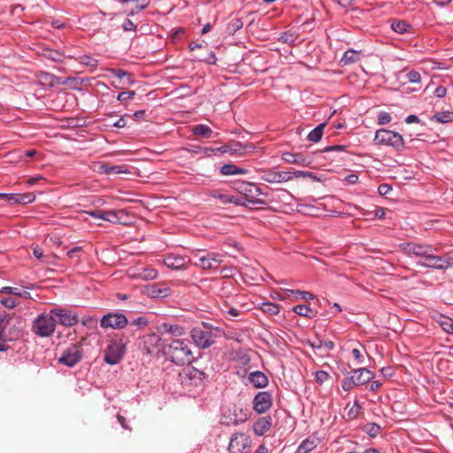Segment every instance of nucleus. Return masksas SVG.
Here are the masks:
<instances>
[{
  "label": "nucleus",
  "instance_id": "f03ea898",
  "mask_svg": "<svg viewBox=\"0 0 453 453\" xmlns=\"http://www.w3.org/2000/svg\"><path fill=\"white\" fill-rule=\"evenodd\" d=\"M25 327L24 319L15 312L8 313L0 311V332L5 339L15 341L23 334Z\"/></svg>",
  "mask_w": 453,
  "mask_h": 453
},
{
  "label": "nucleus",
  "instance_id": "8fccbe9b",
  "mask_svg": "<svg viewBox=\"0 0 453 453\" xmlns=\"http://www.w3.org/2000/svg\"><path fill=\"white\" fill-rule=\"evenodd\" d=\"M134 91H124L118 95L117 99L123 104H127V102L132 100L134 97Z\"/></svg>",
  "mask_w": 453,
  "mask_h": 453
},
{
  "label": "nucleus",
  "instance_id": "13d9d810",
  "mask_svg": "<svg viewBox=\"0 0 453 453\" xmlns=\"http://www.w3.org/2000/svg\"><path fill=\"white\" fill-rule=\"evenodd\" d=\"M212 196L221 202L223 204H228V201H231L230 195L214 191Z\"/></svg>",
  "mask_w": 453,
  "mask_h": 453
},
{
  "label": "nucleus",
  "instance_id": "39448f33",
  "mask_svg": "<svg viewBox=\"0 0 453 453\" xmlns=\"http://www.w3.org/2000/svg\"><path fill=\"white\" fill-rule=\"evenodd\" d=\"M206 380L207 374L194 366H188L179 373L180 383L187 388H196L203 389Z\"/></svg>",
  "mask_w": 453,
  "mask_h": 453
},
{
  "label": "nucleus",
  "instance_id": "e433bc0d",
  "mask_svg": "<svg viewBox=\"0 0 453 453\" xmlns=\"http://www.w3.org/2000/svg\"><path fill=\"white\" fill-rule=\"evenodd\" d=\"M235 357H236L235 359L237 360V362L243 366L249 365V364L251 361L250 356L247 350H243V349L237 350L235 352Z\"/></svg>",
  "mask_w": 453,
  "mask_h": 453
},
{
  "label": "nucleus",
  "instance_id": "f704fd0d",
  "mask_svg": "<svg viewBox=\"0 0 453 453\" xmlns=\"http://www.w3.org/2000/svg\"><path fill=\"white\" fill-rule=\"evenodd\" d=\"M391 28L398 34H403L411 28V25L403 20L393 19Z\"/></svg>",
  "mask_w": 453,
  "mask_h": 453
},
{
  "label": "nucleus",
  "instance_id": "f8f14e48",
  "mask_svg": "<svg viewBox=\"0 0 453 453\" xmlns=\"http://www.w3.org/2000/svg\"><path fill=\"white\" fill-rule=\"evenodd\" d=\"M128 325L127 318L120 312H110L102 317L100 326L103 328L122 329Z\"/></svg>",
  "mask_w": 453,
  "mask_h": 453
},
{
  "label": "nucleus",
  "instance_id": "7c9ffc66",
  "mask_svg": "<svg viewBox=\"0 0 453 453\" xmlns=\"http://www.w3.org/2000/svg\"><path fill=\"white\" fill-rule=\"evenodd\" d=\"M260 310L269 316L277 315L280 311V305L271 302L261 303Z\"/></svg>",
  "mask_w": 453,
  "mask_h": 453
},
{
  "label": "nucleus",
  "instance_id": "2f4dec72",
  "mask_svg": "<svg viewBox=\"0 0 453 453\" xmlns=\"http://www.w3.org/2000/svg\"><path fill=\"white\" fill-rule=\"evenodd\" d=\"M326 127L325 123H321L313 128L308 134L307 139L313 142H318L321 140L323 135V130Z\"/></svg>",
  "mask_w": 453,
  "mask_h": 453
},
{
  "label": "nucleus",
  "instance_id": "cd10ccee",
  "mask_svg": "<svg viewBox=\"0 0 453 453\" xmlns=\"http://www.w3.org/2000/svg\"><path fill=\"white\" fill-rule=\"evenodd\" d=\"M124 211H104L103 219L111 223H123L122 217Z\"/></svg>",
  "mask_w": 453,
  "mask_h": 453
},
{
  "label": "nucleus",
  "instance_id": "9b49d317",
  "mask_svg": "<svg viewBox=\"0 0 453 453\" xmlns=\"http://www.w3.org/2000/svg\"><path fill=\"white\" fill-rule=\"evenodd\" d=\"M224 255L217 252H206L204 255L198 256V262L195 263L196 266L203 270H217L223 262Z\"/></svg>",
  "mask_w": 453,
  "mask_h": 453
},
{
  "label": "nucleus",
  "instance_id": "a18cd8bd",
  "mask_svg": "<svg viewBox=\"0 0 453 453\" xmlns=\"http://www.w3.org/2000/svg\"><path fill=\"white\" fill-rule=\"evenodd\" d=\"M440 325L446 333L453 334V319L451 318L442 317Z\"/></svg>",
  "mask_w": 453,
  "mask_h": 453
},
{
  "label": "nucleus",
  "instance_id": "20e7f679",
  "mask_svg": "<svg viewBox=\"0 0 453 453\" xmlns=\"http://www.w3.org/2000/svg\"><path fill=\"white\" fill-rule=\"evenodd\" d=\"M234 188L243 196L248 203L267 204L265 198L268 196V194L264 193L256 183L237 181L234 183Z\"/></svg>",
  "mask_w": 453,
  "mask_h": 453
},
{
  "label": "nucleus",
  "instance_id": "c03bdc74",
  "mask_svg": "<svg viewBox=\"0 0 453 453\" xmlns=\"http://www.w3.org/2000/svg\"><path fill=\"white\" fill-rule=\"evenodd\" d=\"M77 60L79 61V63L87 66L95 68L98 65V61L88 55H83L77 58Z\"/></svg>",
  "mask_w": 453,
  "mask_h": 453
},
{
  "label": "nucleus",
  "instance_id": "052dcab7",
  "mask_svg": "<svg viewBox=\"0 0 453 453\" xmlns=\"http://www.w3.org/2000/svg\"><path fill=\"white\" fill-rule=\"evenodd\" d=\"M295 177H303V178H310L313 180H318L319 179L316 177V175L312 172H304V171H296L293 173Z\"/></svg>",
  "mask_w": 453,
  "mask_h": 453
},
{
  "label": "nucleus",
  "instance_id": "2eb2a0df",
  "mask_svg": "<svg viewBox=\"0 0 453 453\" xmlns=\"http://www.w3.org/2000/svg\"><path fill=\"white\" fill-rule=\"evenodd\" d=\"M145 294L150 298H165L171 296L172 289L168 282L162 281L148 285Z\"/></svg>",
  "mask_w": 453,
  "mask_h": 453
},
{
  "label": "nucleus",
  "instance_id": "4d7b16f0",
  "mask_svg": "<svg viewBox=\"0 0 453 453\" xmlns=\"http://www.w3.org/2000/svg\"><path fill=\"white\" fill-rule=\"evenodd\" d=\"M354 387L356 385L352 376L346 377L342 380V388L344 391H349Z\"/></svg>",
  "mask_w": 453,
  "mask_h": 453
},
{
  "label": "nucleus",
  "instance_id": "774afa93",
  "mask_svg": "<svg viewBox=\"0 0 453 453\" xmlns=\"http://www.w3.org/2000/svg\"><path fill=\"white\" fill-rule=\"evenodd\" d=\"M392 190V187L389 184L383 183L378 187V193L380 196H386Z\"/></svg>",
  "mask_w": 453,
  "mask_h": 453
},
{
  "label": "nucleus",
  "instance_id": "f3484780",
  "mask_svg": "<svg viewBox=\"0 0 453 453\" xmlns=\"http://www.w3.org/2000/svg\"><path fill=\"white\" fill-rule=\"evenodd\" d=\"M94 171L100 174H118V173H128L129 170L126 165H109L104 162H97L94 165Z\"/></svg>",
  "mask_w": 453,
  "mask_h": 453
},
{
  "label": "nucleus",
  "instance_id": "c756f323",
  "mask_svg": "<svg viewBox=\"0 0 453 453\" xmlns=\"http://www.w3.org/2000/svg\"><path fill=\"white\" fill-rule=\"evenodd\" d=\"M148 324H149V320L146 317H144V316L139 317V318L134 319L133 321H131L130 323H128L129 327L127 330V334H128L131 336H134V331L131 329L132 326H136L137 328H142V327L146 326Z\"/></svg>",
  "mask_w": 453,
  "mask_h": 453
},
{
  "label": "nucleus",
  "instance_id": "0e129e2a",
  "mask_svg": "<svg viewBox=\"0 0 453 453\" xmlns=\"http://www.w3.org/2000/svg\"><path fill=\"white\" fill-rule=\"evenodd\" d=\"M199 61L205 62L209 65H215L217 63V58L213 51H210L207 57L203 58H198Z\"/></svg>",
  "mask_w": 453,
  "mask_h": 453
},
{
  "label": "nucleus",
  "instance_id": "dca6fc26",
  "mask_svg": "<svg viewBox=\"0 0 453 453\" xmlns=\"http://www.w3.org/2000/svg\"><path fill=\"white\" fill-rule=\"evenodd\" d=\"M250 438L244 434H234L230 439L228 445L229 453H243L244 449L249 445Z\"/></svg>",
  "mask_w": 453,
  "mask_h": 453
},
{
  "label": "nucleus",
  "instance_id": "37998d69",
  "mask_svg": "<svg viewBox=\"0 0 453 453\" xmlns=\"http://www.w3.org/2000/svg\"><path fill=\"white\" fill-rule=\"evenodd\" d=\"M158 273L154 268H145L143 271L140 273V278L145 280H154L157 277Z\"/></svg>",
  "mask_w": 453,
  "mask_h": 453
},
{
  "label": "nucleus",
  "instance_id": "473e14b6",
  "mask_svg": "<svg viewBox=\"0 0 453 453\" xmlns=\"http://www.w3.org/2000/svg\"><path fill=\"white\" fill-rule=\"evenodd\" d=\"M192 131L195 135H199L203 138H209L212 134V129L207 125L203 124L195 126Z\"/></svg>",
  "mask_w": 453,
  "mask_h": 453
},
{
  "label": "nucleus",
  "instance_id": "09e8293b",
  "mask_svg": "<svg viewBox=\"0 0 453 453\" xmlns=\"http://www.w3.org/2000/svg\"><path fill=\"white\" fill-rule=\"evenodd\" d=\"M19 204L25 205L33 203L35 200V195L32 192L19 194Z\"/></svg>",
  "mask_w": 453,
  "mask_h": 453
},
{
  "label": "nucleus",
  "instance_id": "9d476101",
  "mask_svg": "<svg viewBox=\"0 0 453 453\" xmlns=\"http://www.w3.org/2000/svg\"><path fill=\"white\" fill-rule=\"evenodd\" d=\"M82 356L83 351L81 345L80 343H74L62 352L61 357L58 358V363L67 367H73L82 359Z\"/></svg>",
  "mask_w": 453,
  "mask_h": 453
},
{
  "label": "nucleus",
  "instance_id": "393cba45",
  "mask_svg": "<svg viewBox=\"0 0 453 453\" xmlns=\"http://www.w3.org/2000/svg\"><path fill=\"white\" fill-rule=\"evenodd\" d=\"M164 264L168 268L180 270L185 267V259L181 256L170 254L164 258Z\"/></svg>",
  "mask_w": 453,
  "mask_h": 453
},
{
  "label": "nucleus",
  "instance_id": "5fc2aeb1",
  "mask_svg": "<svg viewBox=\"0 0 453 453\" xmlns=\"http://www.w3.org/2000/svg\"><path fill=\"white\" fill-rule=\"evenodd\" d=\"M406 78L411 83H419L421 81L420 73L415 70H411L407 73Z\"/></svg>",
  "mask_w": 453,
  "mask_h": 453
},
{
  "label": "nucleus",
  "instance_id": "58836bf2",
  "mask_svg": "<svg viewBox=\"0 0 453 453\" xmlns=\"http://www.w3.org/2000/svg\"><path fill=\"white\" fill-rule=\"evenodd\" d=\"M261 180L268 183H279L277 172L273 170L265 171L261 176Z\"/></svg>",
  "mask_w": 453,
  "mask_h": 453
},
{
  "label": "nucleus",
  "instance_id": "4c0bfd02",
  "mask_svg": "<svg viewBox=\"0 0 453 453\" xmlns=\"http://www.w3.org/2000/svg\"><path fill=\"white\" fill-rule=\"evenodd\" d=\"M0 303L5 308L13 309L19 304V302L17 300V298L8 296H0Z\"/></svg>",
  "mask_w": 453,
  "mask_h": 453
},
{
  "label": "nucleus",
  "instance_id": "3c124183",
  "mask_svg": "<svg viewBox=\"0 0 453 453\" xmlns=\"http://www.w3.org/2000/svg\"><path fill=\"white\" fill-rule=\"evenodd\" d=\"M236 171V165L234 164H226L221 166L220 173L222 175H234Z\"/></svg>",
  "mask_w": 453,
  "mask_h": 453
},
{
  "label": "nucleus",
  "instance_id": "f257e3e1",
  "mask_svg": "<svg viewBox=\"0 0 453 453\" xmlns=\"http://www.w3.org/2000/svg\"><path fill=\"white\" fill-rule=\"evenodd\" d=\"M399 249L408 257L420 258L417 265L422 267L443 270L453 265V257L436 255L437 249L429 244L403 242Z\"/></svg>",
  "mask_w": 453,
  "mask_h": 453
},
{
  "label": "nucleus",
  "instance_id": "6ab92c4d",
  "mask_svg": "<svg viewBox=\"0 0 453 453\" xmlns=\"http://www.w3.org/2000/svg\"><path fill=\"white\" fill-rule=\"evenodd\" d=\"M352 378L355 381L356 387L363 386L370 382L374 378V373L367 368H359L354 370Z\"/></svg>",
  "mask_w": 453,
  "mask_h": 453
},
{
  "label": "nucleus",
  "instance_id": "4468645a",
  "mask_svg": "<svg viewBox=\"0 0 453 453\" xmlns=\"http://www.w3.org/2000/svg\"><path fill=\"white\" fill-rule=\"evenodd\" d=\"M252 403L257 413H265L273 405V395L267 391H260L255 395Z\"/></svg>",
  "mask_w": 453,
  "mask_h": 453
},
{
  "label": "nucleus",
  "instance_id": "72a5a7b5",
  "mask_svg": "<svg viewBox=\"0 0 453 453\" xmlns=\"http://www.w3.org/2000/svg\"><path fill=\"white\" fill-rule=\"evenodd\" d=\"M286 292L288 293V296H292L296 299H303L308 301L314 298V295L308 291L287 289Z\"/></svg>",
  "mask_w": 453,
  "mask_h": 453
},
{
  "label": "nucleus",
  "instance_id": "7ed1b4c3",
  "mask_svg": "<svg viewBox=\"0 0 453 453\" xmlns=\"http://www.w3.org/2000/svg\"><path fill=\"white\" fill-rule=\"evenodd\" d=\"M165 356L177 365H189L194 360L188 342L183 340H173L164 348Z\"/></svg>",
  "mask_w": 453,
  "mask_h": 453
},
{
  "label": "nucleus",
  "instance_id": "ea45409f",
  "mask_svg": "<svg viewBox=\"0 0 453 453\" xmlns=\"http://www.w3.org/2000/svg\"><path fill=\"white\" fill-rule=\"evenodd\" d=\"M452 117H453V112L441 111V112H437L436 114H434L433 119L440 123H448L452 120Z\"/></svg>",
  "mask_w": 453,
  "mask_h": 453
},
{
  "label": "nucleus",
  "instance_id": "423d86ee",
  "mask_svg": "<svg viewBox=\"0 0 453 453\" xmlns=\"http://www.w3.org/2000/svg\"><path fill=\"white\" fill-rule=\"evenodd\" d=\"M374 143L392 147L396 151H402L405 148L402 134L388 129H379L374 136Z\"/></svg>",
  "mask_w": 453,
  "mask_h": 453
},
{
  "label": "nucleus",
  "instance_id": "338daca9",
  "mask_svg": "<svg viewBox=\"0 0 453 453\" xmlns=\"http://www.w3.org/2000/svg\"><path fill=\"white\" fill-rule=\"evenodd\" d=\"M19 194L11 193L7 195L5 201L10 205L19 204Z\"/></svg>",
  "mask_w": 453,
  "mask_h": 453
},
{
  "label": "nucleus",
  "instance_id": "aec40b11",
  "mask_svg": "<svg viewBox=\"0 0 453 453\" xmlns=\"http://www.w3.org/2000/svg\"><path fill=\"white\" fill-rule=\"evenodd\" d=\"M248 380L256 388H266L269 384L268 377L260 371H255L249 374Z\"/></svg>",
  "mask_w": 453,
  "mask_h": 453
},
{
  "label": "nucleus",
  "instance_id": "69168bd1",
  "mask_svg": "<svg viewBox=\"0 0 453 453\" xmlns=\"http://www.w3.org/2000/svg\"><path fill=\"white\" fill-rule=\"evenodd\" d=\"M306 344H308L313 349H319L322 348V340L317 335L315 341L307 340Z\"/></svg>",
  "mask_w": 453,
  "mask_h": 453
},
{
  "label": "nucleus",
  "instance_id": "412c9836",
  "mask_svg": "<svg viewBox=\"0 0 453 453\" xmlns=\"http://www.w3.org/2000/svg\"><path fill=\"white\" fill-rule=\"evenodd\" d=\"M282 159L288 164H296L302 166H308L311 161L301 153L286 152L282 155Z\"/></svg>",
  "mask_w": 453,
  "mask_h": 453
},
{
  "label": "nucleus",
  "instance_id": "1a4fd4ad",
  "mask_svg": "<svg viewBox=\"0 0 453 453\" xmlns=\"http://www.w3.org/2000/svg\"><path fill=\"white\" fill-rule=\"evenodd\" d=\"M126 344L122 338L119 341H111L104 351V362L111 365L119 364L126 353Z\"/></svg>",
  "mask_w": 453,
  "mask_h": 453
},
{
  "label": "nucleus",
  "instance_id": "5701e85b",
  "mask_svg": "<svg viewBox=\"0 0 453 453\" xmlns=\"http://www.w3.org/2000/svg\"><path fill=\"white\" fill-rule=\"evenodd\" d=\"M272 426V418L265 416L259 418L253 425V431L257 435H264Z\"/></svg>",
  "mask_w": 453,
  "mask_h": 453
},
{
  "label": "nucleus",
  "instance_id": "680f3d73",
  "mask_svg": "<svg viewBox=\"0 0 453 453\" xmlns=\"http://www.w3.org/2000/svg\"><path fill=\"white\" fill-rule=\"evenodd\" d=\"M277 176L279 178V183L288 181L291 180L294 176L291 172H277Z\"/></svg>",
  "mask_w": 453,
  "mask_h": 453
},
{
  "label": "nucleus",
  "instance_id": "0eeeda50",
  "mask_svg": "<svg viewBox=\"0 0 453 453\" xmlns=\"http://www.w3.org/2000/svg\"><path fill=\"white\" fill-rule=\"evenodd\" d=\"M57 326V319L49 313H42L35 319L32 324V332L40 337H50L51 336Z\"/></svg>",
  "mask_w": 453,
  "mask_h": 453
},
{
  "label": "nucleus",
  "instance_id": "4be33fe9",
  "mask_svg": "<svg viewBox=\"0 0 453 453\" xmlns=\"http://www.w3.org/2000/svg\"><path fill=\"white\" fill-rule=\"evenodd\" d=\"M158 333L170 334L173 336H182L185 334V329L180 325H172L168 322H164L157 326Z\"/></svg>",
  "mask_w": 453,
  "mask_h": 453
},
{
  "label": "nucleus",
  "instance_id": "a19ab883",
  "mask_svg": "<svg viewBox=\"0 0 453 453\" xmlns=\"http://www.w3.org/2000/svg\"><path fill=\"white\" fill-rule=\"evenodd\" d=\"M243 27V22L239 18H234L231 19V21L228 23L227 29L230 34H234L237 31H239Z\"/></svg>",
  "mask_w": 453,
  "mask_h": 453
},
{
  "label": "nucleus",
  "instance_id": "b1692460",
  "mask_svg": "<svg viewBox=\"0 0 453 453\" xmlns=\"http://www.w3.org/2000/svg\"><path fill=\"white\" fill-rule=\"evenodd\" d=\"M161 342V337L155 334H149L143 336L142 346L148 353H152L156 348L159 346Z\"/></svg>",
  "mask_w": 453,
  "mask_h": 453
},
{
  "label": "nucleus",
  "instance_id": "49530a36",
  "mask_svg": "<svg viewBox=\"0 0 453 453\" xmlns=\"http://www.w3.org/2000/svg\"><path fill=\"white\" fill-rule=\"evenodd\" d=\"M316 447L314 441L305 440L298 447V452L308 453Z\"/></svg>",
  "mask_w": 453,
  "mask_h": 453
},
{
  "label": "nucleus",
  "instance_id": "a878e982",
  "mask_svg": "<svg viewBox=\"0 0 453 453\" xmlns=\"http://www.w3.org/2000/svg\"><path fill=\"white\" fill-rule=\"evenodd\" d=\"M362 52L354 50H348L344 52L342 58H341V64L342 66L348 65L350 64H354L358 62L361 59Z\"/></svg>",
  "mask_w": 453,
  "mask_h": 453
},
{
  "label": "nucleus",
  "instance_id": "de8ad7c7",
  "mask_svg": "<svg viewBox=\"0 0 453 453\" xmlns=\"http://www.w3.org/2000/svg\"><path fill=\"white\" fill-rule=\"evenodd\" d=\"M229 149H230V144H226L224 146H221V147L216 148V149L203 148V149H202V150L204 151L205 154H207V155H210V153L216 154L218 152H219L221 154H226V153L229 154V150H230Z\"/></svg>",
  "mask_w": 453,
  "mask_h": 453
},
{
  "label": "nucleus",
  "instance_id": "79ce46f5",
  "mask_svg": "<svg viewBox=\"0 0 453 453\" xmlns=\"http://www.w3.org/2000/svg\"><path fill=\"white\" fill-rule=\"evenodd\" d=\"M111 73L119 79L127 78L128 84H133L134 82V80L132 79V74L122 69H111Z\"/></svg>",
  "mask_w": 453,
  "mask_h": 453
},
{
  "label": "nucleus",
  "instance_id": "bb28decb",
  "mask_svg": "<svg viewBox=\"0 0 453 453\" xmlns=\"http://www.w3.org/2000/svg\"><path fill=\"white\" fill-rule=\"evenodd\" d=\"M43 56L47 59H50L54 62H63L65 58H73V56L72 55H65L64 52H60L58 50H51V49H45L43 50Z\"/></svg>",
  "mask_w": 453,
  "mask_h": 453
},
{
  "label": "nucleus",
  "instance_id": "6e6552de",
  "mask_svg": "<svg viewBox=\"0 0 453 453\" xmlns=\"http://www.w3.org/2000/svg\"><path fill=\"white\" fill-rule=\"evenodd\" d=\"M190 336L198 348L205 349L215 342L216 335L208 324L203 323L202 326H196L191 330Z\"/></svg>",
  "mask_w": 453,
  "mask_h": 453
},
{
  "label": "nucleus",
  "instance_id": "c9c22d12",
  "mask_svg": "<svg viewBox=\"0 0 453 453\" xmlns=\"http://www.w3.org/2000/svg\"><path fill=\"white\" fill-rule=\"evenodd\" d=\"M363 431L371 437L374 438L380 433L381 426L376 423H367L364 426Z\"/></svg>",
  "mask_w": 453,
  "mask_h": 453
},
{
  "label": "nucleus",
  "instance_id": "ddd939ff",
  "mask_svg": "<svg viewBox=\"0 0 453 453\" xmlns=\"http://www.w3.org/2000/svg\"><path fill=\"white\" fill-rule=\"evenodd\" d=\"M50 314L60 325L65 327H71L78 324L79 317L77 313L65 308H54L50 310Z\"/></svg>",
  "mask_w": 453,
  "mask_h": 453
},
{
  "label": "nucleus",
  "instance_id": "c85d7f7f",
  "mask_svg": "<svg viewBox=\"0 0 453 453\" xmlns=\"http://www.w3.org/2000/svg\"><path fill=\"white\" fill-rule=\"evenodd\" d=\"M292 311L303 317L311 319L315 316L313 310L306 304H298L292 308Z\"/></svg>",
  "mask_w": 453,
  "mask_h": 453
},
{
  "label": "nucleus",
  "instance_id": "603ef678",
  "mask_svg": "<svg viewBox=\"0 0 453 453\" xmlns=\"http://www.w3.org/2000/svg\"><path fill=\"white\" fill-rule=\"evenodd\" d=\"M20 289L21 288H14V287H3L0 289V294H7L10 296H13L16 298V297H19V293Z\"/></svg>",
  "mask_w": 453,
  "mask_h": 453
},
{
  "label": "nucleus",
  "instance_id": "bf43d9fd",
  "mask_svg": "<svg viewBox=\"0 0 453 453\" xmlns=\"http://www.w3.org/2000/svg\"><path fill=\"white\" fill-rule=\"evenodd\" d=\"M122 28L124 31H133L135 32L137 30V26L129 19H126L122 24Z\"/></svg>",
  "mask_w": 453,
  "mask_h": 453
},
{
  "label": "nucleus",
  "instance_id": "e2e57ef3",
  "mask_svg": "<svg viewBox=\"0 0 453 453\" xmlns=\"http://www.w3.org/2000/svg\"><path fill=\"white\" fill-rule=\"evenodd\" d=\"M328 378H329V374L325 371L320 370V371H317L315 372L316 381L319 384H322L323 382H325Z\"/></svg>",
  "mask_w": 453,
  "mask_h": 453
},
{
  "label": "nucleus",
  "instance_id": "6e6d98bb",
  "mask_svg": "<svg viewBox=\"0 0 453 453\" xmlns=\"http://www.w3.org/2000/svg\"><path fill=\"white\" fill-rule=\"evenodd\" d=\"M392 118L388 112L381 111L378 116L377 122L379 125H387L391 121Z\"/></svg>",
  "mask_w": 453,
  "mask_h": 453
},
{
  "label": "nucleus",
  "instance_id": "a211bd4d",
  "mask_svg": "<svg viewBox=\"0 0 453 453\" xmlns=\"http://www.w3.org/2000/svg\"><path fill=\"white\" fill-rule=\"evenodd\" d=\"M256 149L257 147L251 142L242 143L240 142H234L230 143L229 154L242 157L253 153Z\"/></svg>",
  "mask_w": 453,
  "mask_h": 453
},
{
  "label": "nucleus",
  "instance_id": "864d4df0",
  "mask_svg": "<svg viewBox=\"0 0 453 453\" xmlns=\"http://www.w3.org/2000/svg\"><path fill=\"white\" fill-rule=\"evenodd\" d=\"M297 35L293 34L291 32H285L280 36V41H282L285 43L293 44L296 40L297 39Z\"/></svg>",
  "mask_w": 453,
  "mask_h": 453
}]
</instances>
